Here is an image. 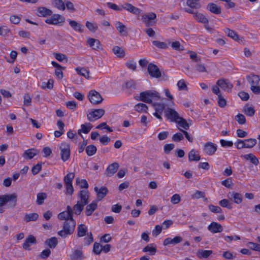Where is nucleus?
I'll return each instance as SVG.
<instances>
[{
	"mask_svg": "<svg viewBox=\"0 0 260 260\" xmlns=\"http://www.w3.org/2000/svg\"><path fill=\"white\" fill-rule=\"evenodd\" d=\"M75 226L76 221L73 218L65 221L63 222L62 229L58 231L57 234L61 237L65 238L74 233Z\"/></svg>",
	"mask_w": 260,
	"mask_h": 260,
	"instance_id": "1",
	"label": "nucleus"
},
{
	"mask_svg": "<svg viewBox=\"0 0 260 260\" xmlns=\"http://www.w3.org/2000/svg\"><path fill=\"white\" fill-rule=\"evenodd\" d=\"M160 99L159 93L156 91L147 90L140 93L139 100L143 102L151 104L152 100H159Z\"/></svg>",
	"mask_w": 260,
	"mask_h": 260,
	"instance_id": "2",
	"label": "nucleus"
},
{
	"mask_svg": "<svg viewBox=\"0 0 260 260\" xmlns=\"http://www.w3.org/2000/svg\"><path fill=\"white\" fill-rule=\"evenodd\" d=\"M17 198V196L15 193L0 196V207L7 204L9 208H14L16 205Z\"/></svg>",
	"mask_w": 260,
	"mask_h": 260,
	"instance_id": "3",
	"label": "nucleus"
},
{
	"mask_svg": "<svg viewBox=\"0 0 260 260\" xmlns=\"http://www.w3.org/2000/svg\"><path fill=\"white\" fill-rule=\"evenodd\" d=\"M248 83L250 84V89L256 94H260V78L258 76L251 74L246 76Z\"/></svg>",
	"mask_w": 260,
	"mask_h": 260,
	"instance_id": "4",
	"label": "nucleus"
},
{
	"mask_svg": "<svg viewBox=\"0 0 260 260\" xmlns=\"http://www.w3.org/2000/svg\"><path fill=\"white\" fill-rule=\"evenodd\" d=\"M75 177L74 173H69L64 177L63 181L66 188V194L72 195L74 192V188L72 185V181Z\"/></svg>",
	"mask_w": 260,
	"mask_h": 260,
	"instance_id": "5",
	"label": "nucleus"
},
{
	"mask_svg": "<svg viewBox=\"0 0 260 260\" xmlns=\"http://www.w3.org/2000/svg\"><path fill=\"white\" fill-rule=\"evenodd\" d=\"M61 158L63 161L68 160L70 156V145L67 143H62L60 146Z\"/></svg>",
	"mask_w": 260,
	"mask_h": 260,
	"instance_id": "6",
	"label": "nucleus"
},
{
	"mask_svg": "<svg viewBox=\"0 0 260 260\" xmlns=\"http://www.w3.org/2000/svg\"><path fill=\"white\" fill-rule=\"evenodd\" d=\"M88 98L90 103L93 105L100 104L103 101L100 93L94 90H91L89 92Z\"/></svg>",
	"mask_w": 260,
	"mask_h": 260,
	"instance_id": "7",
	"label": "nucleus"
},
{
	"mask_svg": "<svg viewBox=\"0 0 260 260\" xmlns=\"http://www.w3.org/2000/svg\"><path fill=\"white\" fill-rule=\"evenodd\" d=\"M184 11L189 14L193 15L194 18L199 22L204 23V24H208L209 21L208 19L202 13L194 12V10L191 9L184 8Z\"/></svg>",
	"mask_w": 260,
	"mask_h": 260,
	"instance_id": "8",
	"label": "nucleus"
},
{
	"mask_svg": "<svg viewBox=\"0 0 260 260\" xmlns=\"http://www.w3.org/2000/svg\"><path fill=\"white\" fill-rule=\"evenodd\" d=\"M165 114L167 118L171 122L176 123L180 117L177 111L170 108H168L165 110Z\"/></svg>",
	"mask_w": 260,
	"mask_h": 260,
	"instance_id": "9",
	"label": "nucleus"
},
{
	"mask_svg": "<svg viewBox=\"0 0 260 260\" xmlns=\"http://www.w3.org/2000/svg\"><path fill=\"white\" fill-rule=\"evenodd\" d=\"M105 114V110L103 109H95L90 112L87 115V119L90 121H93L102 117Z\"/></svg>",
	"mask_w": 260,
	"mask_h": 260,
	"instance_id": "10",
	"label": "nucleus"
},
{
	"mask_svg": "<svg viewBox=\"0 0 260 260\" xmlns=\"http://www.w3.org/2000/svg\"><path fill=\"white\" fill-rule=\"evenodd\" d=\"M148 72L152 78H159L161 77V72L157 66L153 63H150L148 66Z\"/></svg>",
	"mask_w": 260,
	"mask_h": 260,
	"instance_id": "11",
	"label": "nucleus"
},
{
	"mask_svg": "<svg viewBox=\"0 0 260 260\" xmlns=\"http://www.w3.org/2000/svg\"><path fill=\"white\" fill-rule=\"evenodd\" d=\"M64 18L59 14H53L51 17L45 20V22L48 24L57 25L64 21Z\"/></svg>",
	"mask_w": 260,
	"mask_h": 260,
	"instance_id": "12",
	"label": "nucleus"
},
{
	"mask_svg": "<svg viewBox=\"0 0 260 260\" xmlns=\"http://www.w3.org/2000/svg\"><path fill=\"white\" fill-rule=\"evenodd\" d=\"M73 209L70 206H67L66 211H63L58 215V218L60 220H65L66 221L71 220L72 218H73Z\"/></svg>",
	"mask_w": 260,
	"mask_h": 260,
	"instance_id": "13",
	"label": "nucleus"
},
{
	"mask_svg": "<svg viewBox=\"0 0 260 260\" xmlns=\"http://www.w3.org/2000/svg\"><path fill=\"white\" fill-rule=\"evenodd\" d=\"M216 84L224 91L229 92L232 89L233 84L227 79H220L217 80Z\"/></svg>",
	"mask_w": 260,
	"mask_h": 260,
	"instance_id": "14",
	"label": "nucleus"
},
{
	"mask_svg": "<svg viewBox=\"0 0 260 260\" xmlns=\"http://www.w3.org/2000/svg\"><path fill=\"white\" fill-rule=\"evenodd\" d=\"M156 18V15L154 13H149L147 14L144 15L142 17V20L147 26L152 25L154 24L153 21Z\"/></svg>",
	"mask_w": 260,
	"mask_h": 260,
	"instance_id": "15",
	"label": "nucleus"
},
{
	"mask_svg": "<svg viewBox=\"0 0 260 260\" xmlns=\"http://www.w3.org/2000/svg\"><path fill=\"white\" fill-rule=\"evenodd\" d=\"M203 150L206 154L212 155L217 150V146L212 142H208L204 144Z\"/></svg>",
	"mask_w": 260,
	"mask_h": 260,
	"instance_id": "16",
	"label": "nucleus"
},
{
	"mask_svg": "<svg viewBox=\"0 0 260 260\" xmlns=\"http://www.w3.org/2000/svg\"><path fill=\"white\" fill-rule=\"evenodd\" d=\"M94 190L96 193L97 200H102L108 193V189L105 186H102L99 188L97 186L94 187Z\"/></svg>",
	"mask_w": 260,
	"mask_h": 260,
	"instance_id": "17",
	"label": "nucleus"
},
{
	"mask_svg": "<svg viewBox=\"0 0 260 260\" xmlns=\"http://www.w3.org/2000/svg\"><path fill=\"white\" fill-rule=\"evenodd\" d=\"M37 243V240L33 235H29L25 240L24 242L22 244V247L24 250H30V246Z\"/></svg>",
	"mask_w": 260,
	"mask_h": 260,
	"instance_id": "18",
	"label": "nucleus"
},
{
	"mask_svg": "<svg viewBox=\"0 0 260 260\" xmlns=\"http://www.w3.org/2000/svg\"><path fill=\"white\" fill-rule=\"evenodd\" d=\"M207 229L213 234L220 233L223 230L222 226L220 224L214 221L212 222L209 224Z\"/></svg>",
	"mask_w": 260,
	"mask_h": 260,
	"instance_id": "19",
	"label": "nucleus"
},
{
	"mask_svg": "<svg viewBox=\"0 0 260 260\" xmlns=\"http://www.w3.org/2000/svg\"><path fill=\"white\" fill-rule=\"evenodd\" d=\"M78 197L80 199V203L87 205L88 203L89 192L87 189L80 190L78 194Z\"/></svg>",
	"mask_w": 260,
	"mask_h": 260,
	"instance_id": "20",
	"label": "nucleus"
},
{
	"mask_svg": "<svg viewBox=\"0 0 260 260\" xmlns=\"http://www.w3.org/2000/svg\"><path fill=\"white\" fill-rule=\"evenodd\" d=\"M68 21L69 22V25L70 26L76 31H77L80 33H82L84 31V26L76 21L75 20H73L71 19H68Z\"/></svg>",
	"mask_w": 260,
	"mask_h": 260,
	"instance_id": "21",
	"label": "nucleus"
},
{
	"mask_svg": "<svg viewBox=\"0 0 260 260\" xmlns=\"http://www.w3.org/2000/svg\"><path fill=\"white\" fill-rule=\"evenodd\" d=\"M119 166L117 162H113L109 165L106 170L107 176L111 177L114 175L117 171Z\"/></svg>",
	"mask_w": 260,
	"mask_h": 260,
	"instance_id": "22",
	"label": "nucleus"
},
{
	"mask_svg": "<svg viewBox=\"0 0 260 260\" xmlns=\"http://www.w3.org/2000/svg\"><path fill=\"white\" fill-rule=\"evenodd\" d=\"M52 14V11L45 7H40L37 9V15L39 17H47Z\"/></svg>",
	"mask_w": 260,
	"mask_h": 260,
	"instance_id": "23",
	"label": "nucleus"
},
{
	"mask_svg": "<svg viewBox=\"0 0 260 260\" xmlns=\"http://www.w3.org/2000/svg\"><path fill=\"white\" fill-rule=\"evenodd\" d=\"M115 26L117 29V30L119 32V33L123 36H127L128 35V32L127 30V28L125 25H124L120 21H117L115 23Z\"/></svg>",
	"mask_w": 260,
	"mask_h": 260,
	"instance_id": "24",
	"label": "nucleus"
},
{
	"mask_svg": "<svg viewBox=\"0 0 260 260\" xmlns=\"http://www.w3.org/2000/svg\"><path fill=\"white\" fill-rule=\"evenodd\" d=\"M182 241V238L180 236H176L174 238H167L164 241L163 244L167 246L170 244L175 245L181 242Z\"/></svg>",
	"mask_w": 260,
	"mask_h": 260,
	"instance_id": "25",
	"label": "nucleus"
},
{
	"mask_svg": "<svg viewBox=\"0 0 260 260\" xmlns=\"http://www.w3.org/2000/svg\"><path fill=\"white\" fill-rule=\"evenodd\" d=\"M123 9L127 10V11L136 15H138L140 14L141 10L133 6L132 4L129 3H125L122 6Z\"/></svg>",
	"mask_w": 260,
	"mask_h": 260,
	"instance_id": "26",
	"label": "nucleus"
},
{
	"mask_svg": "<svg viewBox=\"0 0 260 260\" xmlns=\"http://www.w3.org/2000/svg\"><path fill=\"white\" fill-rule=\"evenodd\" d=\"M213 253L212 250L199 249L196 253L197 256L199 258H207Z\"/></svg>",
	"mask_w": 260,
	"mask_h": 260,
	"instance_id": "27",
	"label": "nucleus"
},
{
	"mask_svg": "<svg viewBox=\"0 0 260 260\" xmlns=\"http://www.w3.org/2000/svg\"><path fill=\"white\" fill-rule=\"evenodd\" d=\"M98 205L95 201H93L91 203L88 205L85 208V214L87 216H90L97 208Z\"/></svg>",
	"mask_w": 260,
	"mask_h": 260,
	"instance_id": "28",
	"label": "nucleus"
},
{
	"mask_svg": "<svg viewBox=\"0 0 260 260\" xmlns=\"http://www.w3.org/2000/svg\"><path fill=\"white\" fill-rule=\"evenodd\" d=\"M228 196L230 198L233 199L234 202L236 204H239L242 202V195L238 192L234 191L230 192Z\"/></svg>",
	"mask_w": 260,
	"mask_h": 260,
	"instance_id": "29",
	"label": "nucleus"
},
{
	"mask_svg": "<svg viewBox=\"0 0 260 260\" xmlns=\"http://www.w3.org/2000/svg\"><path fill=\"white\" fill-rule=\"evenodd\" d=\"M207 9L212 13L215 14H220L221 13V8L216 4L211 3L207 5Z\"/></svg>",
	"mask_w": 260,
	"mask_h": 260,
	"instance_id": "30",
	"label": "nucleus"
},
{
	"mask_svg": "<svg viewBox=\"0 0 260 260\" xmlns=\"http://www.w3.org/2000/svg\"><path fill=\"white\" fill-rule=\"evenodd\" d=\"M241 157L244 158L246 160H249L253 165L257 166L259 164V161L256 156L252 153L248 154L242 155Z\"/></svg>",
	"mask_w": 260,
	"mask_h": 260,
	"instance_id": "31",
	"label": "nucleus"
},
{
	"mask_svg": "<svg viewBox=\"0 0 260 260\" xmlns=\"http://www.w3.org/2000/svg\"><path fill=\"white\" fill-rule=\"evenodd\" d=\"M87 43L93 49L98 50L100 48L101 43L99 40L90 38L87 40Z\"/></svg>",
	"mask_w": 260,
	"mask_h": 260,
	"instance_id": "32",
	"label": "nucleus"
},
{
	"mask_svg": "<svg viewBox=\"0 0 260 260\" xmlns=\"http://www.w3.org/2000/svg\"><path fill=\"white\" fill-rule=\"evenodd\" d=\"M200 0H186V5L189 7V9H199L201 7L199 3Z\"/></svg>",
	"mask_w": 260,
	"mask_h": 260,
	"instance_id": "33",
	"label": "nucleus"
},
{
	"mask_svg": "<svg viewBox=\"0 0 260 260\" xmlns=\"http://www.w3.org/2000/svg\"><path fill=\"white\" fill-rule=\"evenodd\" d=\"M70 256L71 260L82 259L84 258L82 251L79 250H74Z\"/></svg>",
	"mask_w": 260,
	"mask_h": 260,
	"instance_id": "34",
	"label": "nucleus"
},
{
	"mask_svg": "<svg viewBox=\"0 0 260 260\" xmlns=\"http://www.w3.org/2000/svg\"><path fill=\"white\" fill-rule=\"evenodd\" d=\"M85 205H84V204L80 203V201H77V204L74 206L73 208L72 209L73 211H74L76 215H79L83 211L84 207Z\"/></svg>",
	"mask_w": 260,
	"mask_h": 260,
	"instance_id": "35",
	"label": "nucleus"
},
{
	"mask_svg": "<svg viewBox=\"0 0 260 260\" xmlns=\"http://www.w3.org/2000/svg\"><path fill=\"white\" fill-rule=\"evenodd\" d=\"M37 150L35 149H29L24 151L22 156L25 158L31 159L37 155Z\"/></svg>",
	"mask_w": 260,
	"mask_h": 260,
	"instance_id": "36",
	"label": "nucleus"
},
{
	"mask_svg": "<svg viewBox=\"0 0 260 260\" xmlns=\"http://www.w3.org/2000/svg\"><path fill=\"white\" fill-rule=\"evenodd\" d=\"M39 215L37 213L26 214L24 217V220L26 222L31 221H36L38 219Z\"/></svg>",
	"mask_w": 260,
	"mask_h": 260,
	"instance_id": "37",
	"label": "nucleus"
},
{
	"mask_svg": "<svg viewBox=\"0 0 260 260\" xmlns=\"http://www.w3.org/2000/svg\"><path fill=\"white\" fill-rule=\"evenodd\" d=\"M112 50L114 54L118 57L122 58L125 56L124 50L119 46H114Z\"/></svg>",
	"mask_w": 260,
	"mask_h": 260,
	"instance_id": "38",
	"label": "nucleus"
},
{
	"mask_svg": "<svg viewBox=\"0 0 260 260\" xmlns=\"http://www.w3.org/2000/svg\"><path fill=\"white\" fill-rule=\"evenodd\" d=\"M201 159V157L199 154L196 153L194 149H192L188 153V160L189 161H198Z\"/></svg>",
	"mask_w": 260,
	"mask_h": 260,
	"instance_id": "39",
	"label": "nucleus"
},
{
	"mask_svg": "<svg viewBox=\"0 0 260 260\" xmlns=\"http://www.w3.org/2000/svg\"><path fill=\"white\" fill-rule=\"evenodd\" d=\"M45 243L50 248H54L57 245L58 241L56 237H52L47 239L45 241Z\"/></svg>",
	"mask_w": 260,
	"mask_h": 260,
	"instance_id": "40",
	"label": "nucleus"
},
{
	"mask_svg": "<svg viewBox=\"0 0 260 260\" xmlns=\"http://www.w3.org/2000/svg\"><path fill=\"white\" fill-rule=\"evenodd\" d=\"M77 236L78 237H82L85 236L87 231L86 226L83 224H79L77 228Z\"/></svg>",
	"mask_w": 260,
	"mask_h": 260,
	"instance_id": "41",
	"label": "nucleus"
},
{
	"mask_svg": "<svg viewBox=\"0 0 260 260\" xmlns=\"http://www.w3.org/2000/svg\"><path fill=\"white\" fill-rule=\"evenodd\" d=\"M176 123H177L179 126L183 128L186 130L189 129V127L191 124L188 123L184 118L181 117L179 118L178 120L176 122Z\"/></svg>",
	"mask_w": 260,
	"mask_h": 260,
	"instance_id": "42",
	"label": "nucleus"
},
{
	"mask_svg": "<svg viewBox=\"0 0 260 260\" xmlns=\"http://www.w3.org/2000/svg\"><path fill=\"white\" fill-rule=\"evenodd\" d=\"M243 111L248 116H253L255 114V110L252 107H248L247 104L243 107Z\"/></svg>",
	"mask_w": 260,
	"mask_h": 260,
	"instance_id": "43",
	"label": "nucleus"
},
{
	"mask_svg": "<svg viewBox=\"0 0 260 260\" xmlns=\"http://www.w3.org/2000/svg\"><path fill=\"white\" fill-rule=\"evenodd\" d=\"M224 32L229 37L232 38L234 40L237 41L239 39L238 34L235 31L231 30L229 28H226L224 29Z\"/></svg>",
	"mask_w": 260,
	"mask_h": 260,
	"instance_id": "44",
	"label": "nucleus"
},
{
	"mask_svg": "<svg viewBox=\"0 0 260 260\" xmlns=\"http://www.w3.org/2000/svg\"><path fill=\"white\" fill-rule=\"evenodd\" d=\"M47 194L45 192H40L37 195V204L38 205H42L44 203V201L47 199Z\"/></svg>",
	"mask_w": 260,
	"mask_h": 260,
	"instance_id": "45",
	"label": "nucleus"
},
{
	"mask_svg": "<svg viewBox=\"0 0 260 260\" xmlns=\"http://www.w3.org/2000/svg\"><path fill=\"white\" fill-rule=\"evenodd\" d=\"M97 148L94 145H89L85 149L87 155L89 156L93 155L96 152Z\"/></svg>",
	"mask_w": 260,
	"mask_h": 260,
	"instance_id": "46",
	"label": "nucleus"
},
{
	"mask_svg": "<svg viewBox=\"0 0 260 260\" xmlns=\"http://www.w3.org/2000/svg\"><path fill=\"white\" fill-rule=\"evenodd\" d=\"M152 106L154 108L156 112H158L159 114H161L165 108V105L163 103H151Z\"/></svg>",
	"mask_w": 260,
	"mask_h": 260,
	"instance_id": "47",
	"label": "nucleus"
},
{
	"mask_svg": "<svg viewBox=\"0 0 260 260\" xmlns=\"http://www.w3.org/2000/svg\"><path fill=\"white\" fill-rule=\"evenodd\" d=\"M135 110L138 112H146L148 107L146 104L140 103L135 106Z\"/></svg>",
	"mask_w": 260,
	"mask_h": 260,
	"instance_id": "48",
	"label": "nucleus"
},
{
	"mask_svg": "<svg viewBox=\"0 0 260 260\" xmlns=\"http://www.w3.org/2000/svg\"><path fill=\"white\" fill-rule=\"evenodd\" d=\"M245 145L246 148H251L253 147L256 144L257 141L255 139L249 138L245 139Z\"/></svg>",
	"mask_w": 260,
	"mask_h": 260,
	"instance_id": "49",
	"label": "nucleus"
},
{
	"mask_svg": "<svg viewBox=\"0 0 260 260\" xmlns=\"http://www.w3.org/2000/svg\"><path fill=\"white\" fill-rule=\"evenodd\" d=\"M76 71L79 75H81L87 79L89 78V72L87 69L83 68L81 69L78 68L76 69Z\"/></svg>",
	"mask_w": 260,
	"mask_h": 260,
	"instance_id": "50",
	"label": "nucleus"
},
{
	"mask_svg": "<svg viewBox=\"0 0 260 260\" xmlns=\"http://www.w3.org/2000/svg\"><path fill=\"white\" fill-rule=\"evenodd\" d=\"M170 42L169 43V44L168 45L165 42H160L159 41H152V44L156 47H157L158 48L160 49H165L167 48H168L169 45L170 44Z\"/></svg>",
	"mask_w": 260,
	"mask_h": 260,
	"instance_id": "51",
	"label": "nucleus"
},
{
	"mask_svg": "<svg viewBox=\"0 0 260 260\" xmlns=\"http://www.w3.org/2000/svg\"><path fill=\"white\" fill-rule=\"evenodd\" d=\"M219 205L223 208H227L228 209L232 208V203H230L229 201L227 199H223L220 201Z\"/></svg>",
	"mask_w": 260,
	"mask_h": 260,
	"instance_id": "52",
	"label": "nucleus"
},
{
	"mask_svg": "<svg viewBox=\"0 0 260 260\" xmlns=\"http://www.w3.org/2000/svg\"><path fill=\"white\" fill-rule=\"evenodd\" d=\"M76 183L77 184L80 185L81 188H85L87 189L88 187V184L87 181L85 179L80 180L79 178H76Z\"/></svg>",
	"mask_w": 260,
	"mask_h": 260,
	"instance_id": "53",
	"label": "nucleus"
},
{
	"mask_svg": "<svg viewBox=\"0 0 260 260\" xmlns=\"http://www.w3.org/2000/svg\"><path fill=\"white\" fill-rule=\"evenodd\" d=\"M235 119L240 124H244L246 123V118L244 115L238 114L235 116Z\"/></svg>",
	"mask_w": 260,
	"mask_h": 260,
	"instance_id": "54",
	"label": "nucleus"
},
{
	"mask_svg": "<svg viewBox=\"0 0 260 260\" xmlns=\"http://www.w3.org/2000/svg\"><path fill=\"white\" fill-rule=\"evenodd\" d=\"M53 2L57 9L61 10H65V5L62 0H53Z\"/></svg>",
	"mask_w": 260,
	"mask_h": 260,
	"instance_id": "55",
	"label": "nucleus"
},
{
	"mask_svg": "<svg viewBox=\"0 0 260 260\" xmlns=\"http://www.w3.org/2000/svg\"><path fill=\"white\" fill-rule=\"evenodd\" d=\"M136 83L134 80H129L125 82L123 85L122 87L126 89H135Z\"/></svg>",
	"mask_w": 260,
	"mask_h": 260,
	"instance_id": "56",
	"label": "nucleus"
},
{
	"mask_svg": "<svg viewBox=\"0 0 260 260\" xmlns=\"http://www.w3.org/2000/svg\"><path fill=\"white\" fill-rule=\"evenodd\" d=\"M86 26L91 32H94L98 28V25L95 23L87 21L86 22Z\"/></svg>",
	"mask_w": 260,
	"mask_h": 260,
	"instance_id": "57",
	"label": "nucleus"
},
{
	"mask_svg": "<svg viewBox=\"0 0 260 260\" xmlns=\"http://www.w3.org/2000/svg\"><path fill=\"white\" fill-rule=\"evenodd\" d=\"M208 209L210 211L214 213H221L222 211L220 207L213 205H209L208 206Z\"/></svg>",
	"mask_w": 260,
	"mask_h": 260,
	"instance_id": "58",
	"label": "nucleus"
},
{
	"mask_svg": "<svg viewBox=\"0 0 260 260\" xmlns=\"http://www.w3.org/2000/svg\"><path fill=\"white\" fill-rule=\"evenodd\" d=\"M53 55L54 57L59 61H62L64 60H65L66 62L68 61V58L66 55L64 54L60 53H53Z\"/></svg>",
	"mask_w": 260,
	"mask_h": 260,
	"instance_id": "59",
	"label": "nucleus"
},
{
	"mask_svg": "<svg viewBox=\"0 0 260 260\" xmlns=\"http://www.w3.org/2000/svg\"><path fill=\"white\" fill-rule=\"evenodd\" d=\"M142 251L144 252H149L150 254L154 255L156 252V249L155 247H150L149 245H147L143 249Z\"/></svg>",
	"mask_w": 260,
	"mask_h": 260,
	"instance_id": "60",
	"label": "nucleus"
},
{
	"mask_svg": "<svg viewBox=\"0 0 260 260\" xmlns=\"http://www.w3.org/2000/svg\"><path fill=\"white\" fill-rule=\"evenodd\" d=\"M102 250V247L100 243L95 242L93 244V251L96 254L101 253Z\"/></svg>",
	"mask_w": 260,
	"mask_h": 260,
	"instance_id": "61",
	"label": "nucleus"
},
{
	"mask_svg": "<svg viewBox=\"0 0 260 260\" xmlns=\"http://www.w3.org/2000/svg\"><path fill=\"white\" fill-rule=\"evenodd\" d=\"M205 193L204 191L197 190L194 193L192 194L191 197L193 199H199L202 198H205Z\"/></svg>",
	"mask_w": 260,
	"mask_h": 260,
	"instance_id": "62",
	"label": "nucleus"
},
{
	"mask_svg": "<svg viewBox=\"0 0 260 260\" xmlns=\"http://www.w3.org/2000/svg\"><path fill=\"white\" fill-rule=\"evenodd\" d=\"M31 103V98L28 93H25L23 96V103L26 106H29Z\"/></svg>",
	"mask_w": 260,
	"mask_h": 260,
	"instance_id": "63",
	"label": "nucleus"
},
{
	"mask_svg": "<svg viewBox=\"0 0 260 260\" xmlns=\"http://www.w3.org/2000/svg\"><path fill=\"white\" fill-rule=\"evenodd\" d=\"M248 246L254 250L260 251V244L250 242L248 243Z\"/></svg>",
	"mask_w": 260,
	"mask_h": 260,
	"instance_id": "64",
	"label": "nucleus"
}]
</instances>
